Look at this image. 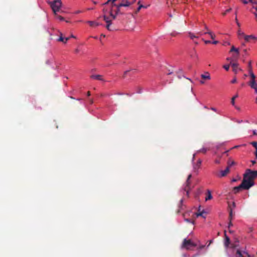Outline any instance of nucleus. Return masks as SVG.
Returning <instances> with one entry per match:
<instances>
[{
    "mask_svg": "<svg viewBox=\"0 0 257 257\" xmlns=\"http://www.w3.org/2000/svg\"><path fill=\"white\" fill-rule=\"evenodd\" d=\"M238 37L239 39H241L242 38H244V36L245 35L243 32H241L240 30H239L237 32Z\"/></svg>",
    "mask_w": 257,
    "mask_h": 257,
    "instance_id": "nucleus-17",
    "label": "nucleus"
},
{
    "mask_svg": "<svg viewBox=\"0 0 257 257\" xmlns=\"http://www.w3.org/2000/svg\"><path fill=\"white\" fill-rule=\"evenodd\" d=\"M49 4L55 14L57 12L59 11L62 5L61 0H54L53 2H49Z\"/></svg>",
    "mask_w": 257,
    "mask_h": 257,
    "instance_id": "nucleus-2",
    "label": "nucleus"
},
{
    "mask_svg": "<svg viewBox=\"0 0 257 257\" xmlns=\"http://www.w3.org/2000/svg\"><path fill=\"white\" fill-rule=\"evenodd\" d=\"M140 3H141V2H140V1L138 2V5H139V7H138V8H140V9H141V8H148V7L149 6H144V5H143L140 4Z\"/></svg>",
    "mask_w": 257,
    "mask_h": 257,
    "instance_id": "nucleus-31",
    "label": "nucleus"
},
{
    "mask_svg": "<svg viewBox=\"0 0 257 257\" xmlns=\"http://www.w3.org/2000/svg\"><path fill=\"white\" fill-rule=\"evenodd\" d=\"M230 52H234L235 53H238L239 52L238 49L235 48L234 46H232L231 48L229 51Z\"/></svg>",
    "mask_w": 257,
    "mask_h": 257,
    "instance_id": "nucleus-23",
    "label": "nucleus"
},
{
    "mask_svg": "<svg viewBox=\"0 0 257 257\" xmlns=\"http://www.w3.org/2000/svg\"><path fill=\"white\" fill-rule=\"evenodd\" d=\"M140 10H141V9H140V8H138V9H137V11H136V13L139 12L140 11Z\"/></svg>",
    "mask_w": 257,
    "mask_h": 257,
    "instance_id": "nucleus-61",
    "label": "nucleus"
},
{
    "mask_svg": "<svg viewBox=\"0 0 257 257\" xmlns=\"http://www.w3.org/2000/svg\"><path fill=\"white\" fill-rule=\"evenodd\" d=\"M176 34H177V33H171V35H172V36H175V35H176Z\"/></svg>",
    "mask_w": 257,
    "mask_h": 257,
    "instance_id": "nucleus-58",
    "label": "nucleus"
},
{
    "mask_svg": "<svg viewBox=\"0 0 257 257\" xmlns=\"http://www.w3.org/2000/svg\"><path fill=\"white\" fill-rule=\"evenodd\" d=\"M75 52L76 53H79V50L78 49H76L75 50Z\"/></svg>",
    "mask_w": 257,
    "mask_h": 257,
    "instance_id": "nucleus-56",
    "label": "nucleus"
},
{
    "mask_svg": "<svg viewBox=\"0 0 257 257\" xmlns=\"http://www.w3.org/2000/svg\"><path fill=\"white\" fill-rule=\"evenodd\" d=\"M87 23H88L91 27H96L100 25L99 23L94 21H88Z\"/></svg>",
    "mask_w": 257,
    "mask_h": 257,
    "instance_id": "nucleus-18",
    "label": "nucleus"
},
{
    "mask_svg": "<svg viewBox=\"0 0 257 257\" xmlns=\"http://www.w3.org/2000/svg\"><path fill=\"white\" fill-rule=\"evenodd\" d=\"M229 66H230V64L229 65H225L223 66V68L226 70V71H228L229 69Z\"/></svg>",
    "mask_w": 257,
    "mask_h": 257,
    "instance_id": "nucleus-40",
    "label": "nucleus"
},
{
    "mask_svg": "<svg viewBox=\"0 0 257 257\" xmlns=\"http://www.w3.org/2000/svg\"><path fill=\"white\" fill-rule=\"evenodd\" d=\"M55 15L56 18L59 19V20H60V21L64 20V18L63 17H62L61 16H59V15H57L56 13V14H55Z\"/></svg>",
    "mask_w": 257,
    "mask_h": 257,
    "instance_id": "nucleus-29",
    "label": "nucleus"
},
{
    "mask_svg": "<svg viewBox=\"0 0 257 257\" xmlns=\"http://www.w3.org/2000/svg\"><path fill=\"white\" fill-rule=\"evenodd\" d=\"M229 172V166H227L226 168L224 171H221L220 172V177H224Z\"/></svg>",
    "mask_w": 257,
    "mask_h": 257,
    "instance_id": "nucleus-12",
    "label": "nucleus"
},
{
    "mask_svg": "<svg viewBox=\"0 0 257 257\" xmlns=\"http://www.w3.org/2000/svg\"><path fill=\"white\" fill-rule=\"evenodd\" d=\"M192 177V175L190 174L188 176L187 179L186 181L185 184L184 186V191L186 193H189L190 191H191L192 188L193 187V185L191 184V178Z\"/></svg>",
    "mask_w": 257,
    "mask_h": 257,
    "instance_id": "nucleus-3",
    "label": "nucleus"
},
{
    "mask_svg": "<svg viewBox=\"0 0 257 257\" xmlns=\"http://www.w3.org/2000/svg\"><path fill=\"white\" fill-rule=\"evenodd\" d=\"M111 24V23H107V25L106 26V28L109 31L112 30V29L110 28Z\"/></svg>",
    "mask_w": 257,
    "mask_h": 257,
    "instance_id": "nucleus-32",
    "label": "nucleus"
},
{
    "mask_svg": "<svg viewBox=\"0 0 257 257\" xmlns=\"http://www.w3.org/2000/svg\"><path fill=\"white\" fill-rule=\"evenodd\" d=\"M256 178H257V170L253 171L249 169H246L243 175L241 183L238 186L234 187L233 191L234 193H237L243 190L249 189L254 185V179Z\"/></svg>",
    "mask_w": 257,
    "mask_h": 257,
    "instance_id": "nucleus-1",
    "label": "nucleus"
},
{
    "mask_svg": "<svg viewBox=\"0 0 257 257\" xmlns=\"http://www.w3.org/2000/svg\"><path fill=\"white\" fill-rule=\"evenodd\" d=\"M201 77L203 79L210 80L211 79L210 74L208 72H205V74H201Z\"/></svg>",
    "mask_w": 257,
    "mask_h": 257,
    "instance_id": "nucleus-15",
    "label": "nucleus"
},
{
    "mask_svg": "<svg viewBox=\"0 0 257 257\" xmlns=\"http://www.w3.org/2000/svg\"><path fill=\"white\" fill-rule=\"evenodd\" d=\"M61 36L60 37H59V38L58 39V41H61V42H62L64 43V42H65V38H64L63 37H62V34L61 33Z\"/></svg>",
    "mask_w": 257,
    "mask_h": 257,
    "instance_id": "nucleus-33",
    "label": "nucleus"
},
{
    "mask_svg": "<svg viewBox=\"0 0 257 257\" xmlns=\"http://www.w3.org/2000/svg\"><path fill=\"white\" fill-rule=\"evenodd\" d=\"M93 101L92 99H90V103L91 104H92V103H93Z\"/></svg>",
    "mask_w": 257,
    "mask_h": 257,
    "instance_id": "nucleus-64",
    "label": "nucleus"
},
{
    "mask_svg": "<svg viewBox=\"0 0 257 257\" xmlns=\"http://www.w3.org/2000/svg\"><path fill=\"white\" fill-rule=\"evenodd\" d=\"M239 55V52L238 53H235V54L232 55V57L227 58V60L232 62V63L236 62L238 58Z\"/></svg>",
    "mask_w": 257,
    "mask_h": 257,
    "instance_id": "nucleus-7",
    "label": "nucleus"
},
{
    "mask_svg": "<svg viewBox=\"0 0 257 257\" xmlns=\"http://www.w3.org/2000/svg\"><path fill=\"white\" fill-rule=\"evenodd\" d=\"M188 37L192 40H193L194 38H198L199 37L198 36L194 35L191 32L188 33Z\"/></svg>",
    "mask_w": 257,
    "mask_h": 257,
    "instance_id": "nucleus-20",
    "label": "nucleus"
},
{
    "mask_svg": "<svg viewBox=\"0 0 257 257\" xmlns=\"http://www.w3.org/2000/svg\"><path fill=\"white\" fill-rule=\"evenodd\" d=\"M246 42H249L251 40H255L257 39L256 37L252 35H245L244 38Z\"/></svg>",
    "mask_w": 257,
    "mask_h": 257,
    "instance_id": "nucleus-10",
    "label": "nucleus"
},
{
    "mask_svg": "<svg viewBox=\"0 0 257 257\" xmlns=\"http://www.w3.org/2000/svg\"><path fill=\"white\" fill-rule=\"evenodd\" d=\"M251 163H252V165H254V164H255L256 163V162L254 160H252L251 161Z\"/></svg>",
    "mask_w": 257,
    "mask_h": 257,
    "instance_id": "nucleus-57",
    "label": "nucleus"
},
{
    "mask_svg": "<svg viewBox=\"0 0 257 257\" xmlns=\"http://www.w3.org/2000/svg\"><path fill=\"white\" fill-rule=\"evenodd\" d=\"M196 244L191 241V240H187L184 239L182 245V247L186 248L187 249H190V246H196Z\"/></svg>",
    "mask_w": 257,
    "mask_h": 257,
    "instance_id": "nucleus-4",
    "label": "nucleus"
},
{
    "mask_svg": "<svg viewBox=\"0 0 257 257\" xmlns=\"http://www.w3.org/2000/svg\"><path fill=\"white\" fill-rule=\"evenodd\" d=\"M212 43L213 44H217V43H218V41H214L212 42Z\"/></svg>",
    "mask_w": 257,
    "mask_h": 257,
    "instance_id": "nucleus-54",
    "label": "nucleus"
},
{
    "mask_svg": "<svg viewBox=\"0 0 257 257\" xmlns=\"http://www.w3.org/2000/svg\"><path fill=\"white\" fill-rule=\"evenodd\" d=\"M205 34H208L210 36V37L212 39H214L215 37V34H214L212 32H205L204 33Z\"/></svg>",
    "mask_w": 257,
    "mask_h": 257,
    "instance_id": "nucleus-24",
    "label": "nucleus"
},
{
    "mask_svg": "<svg viewBox=\"0 0 257 257\" xmlns=\"http://www.w3.org/2000/svg\"><path fill=\"white\" fill-rule=\"evenodd\" d=\"M230 65L232 66L233 68V71L236 74L237 73V70H241V69L238 68V64L237 62H233L232 63L231 61L230 62Z\"/></svg>",
    "mask_w": 257,
    "mask_h": 257,
    "instance_id": "nucleus-8",
    "label": "nucleus"
},
{
    "mask_svg": "<svg viewBox=\"0 0 257 257\" xmlns=\"http://www.w3.org/2000/svg\"><path fill=\"white\" fill-rule=\"evenodd\" d=\"M200 209L199 208L198 210V212L196 213V216L197 217L198 216H202L203 218H205V216L204 215L205 214H206V212L204 210H202V211H200Z\"/></svg>",
    "mask_w": 257,
    "mask_h": 257,
    "instance_id": "nucleus-16",
    "label": "nucleus"
},
{
    "mask_svg": "<svg viewBox=\"0 0 257 257\" xmlns=\"http://www.w3.org/2000/svg\"><path fill=\"white\" fill-rule=\"evenodd\" d=\"M249 2L252 4L257 5V0H249Z\"/></svg>",
    "mask_w": 257,
    "mask_h": 257,
    "instance_id": "nucleus-43",
    "label": "nucleus"
},
{
    "mask_svg": "<svg viewBox=\"0 0 257 257\" xmlns=\"http://www.w3.org/2000/svg\"><path fill=\"white\" fill-rule=\"evenodd\" d=\"M249 75L251 78V80L248 82V84L250 87H254L253 86L257 85V82L255 80V75L253 73H251V74H249Z\"/></svg>",
    "mask_w": 257,
    "mask_h": 257,
    "instance_id": "nucleus-5",
    "label": "nucleus"
},
{
    "mask_svg": "<svg viewBox=\"0 0 257 257\" xmlns=\"http://www.w3.org/2000/svg\"><path fill=\"white\" fill-rule=\"evenodd\" d=\"M119 14H122V13L120 11V9L117 8V9L116 10L115 14L117 15Z\"/></svg>",
    "mask_w": 257,
    "mask_h": 257,
    "instance_id": "nucleus-42",
    "label": "nucleus"
},
{
    "mask_svg": "<svg viewBox=\"0 0 257 257\" xmlns=\"http://www.w3.org/2000/svg\"><path fill=\"white\" fill-rule=\"evenodd\" d=\"M110 16L112 17V19H113V20H114V19H116V15H116V14H115V15H113V14L112 13V12H110Z\"/></svg>",
    "mask_w": 257,
    "mask_h": 257,
    "instance_id": "nucleus-38",
    "label": "nucleus"
},
{
    "mask_svg": "<svg viewBox=\"0 0 257 257\" xmlns=\"http://www.w3.org/2000/svg\"><path fill=\"white\" fill-rule=\"evenodd\" d=\"M201 161L200 160H199L196 163V166L195 167V168L196 169V168H199L201 165Z\"/></svg>",
    "mask_w": 257,
    "mask_h": 257,
    "instance_id": "nucleus-36",
    "label": "nucleus"
},
{
    "mask_svg": "<svg viewBox=\"0 0 257 257\" xmlns=\"http://www.w3.org/2000/svg\"><path fill=\"white\" fill-rule=\"evenodd\" d=\"M242 1V2L244 4H247V1H246V0H241Z\"/></svg>",
    "mask_w": 257,
    "mask_h": 257,
    "instance_id": "nucleus-53",
    "label": "nucleus"
},
{
    "mask_svg": "<svg viewBox=\"0 0 257 257\" xmlns=\"http://www.w3.org/2000/svg\"><path fill=\"white\" fill-rule=\"evenodd\" d=\"M233 226V224H232V223L231 222V220H229V222L228 223V228H230L231 226Z\"/></svg>",
    "mask_w": 257,
    "mask_h": 257,
    "instance_id": "nucleus-45",
    "label": "nucleus"
},
{
    "mask_svg": "<svg viewBox=\"0 0 257 257\" xmlns=\"http://www.w3.org/2000/svg\"><path fill=\"white\" fill-rule=\"evenodd\" d=\"M87 96H90V91H88L87 93Z\"/></svg>",
    "mask_w": 257,
    "mask_h": 257,
    "instance_id": "nucleus-60",
    "label": "nucleus"
},
{
    "mask_svg": "<svg viewBox=\"0 0 257 257\" xmlns=\"http://www.w3.org/2000/svg\"><path fill=\"white\" fill-rule=\"evenodd\" d=\"M243 250L242 254L244 256V255H246L247 257H250V254L247 252V251L246 250V248H244Z\"/></svg>",
    "mask_w": 257,
    "mask_h": 257,
    "instance_id": "nucleus-27",
    "label": "nucleus"
},
{
    "mask_svg": "<svg viewBox=\"0 0 257 257\" xmlns=\"http://www.w3.org/2000/svg\"><path fill=\"white\" fill-rule=\"evenodd\" d=\"M231 9L226 10L225 12L223 14V15H225L226 13H229L231 11Z\"/></svg>",
    "mask_w": 257,
    "mask_h": 257,
    "instance_id": "nucleus-49",
    "label": "nucleus"
},
{
    "mask_svg": "<svg viewBox=\"0 0 257 257\" xmlns=\"http://www.w3.org/2000/svg\"><path fill=\"white\" fill-rule=\"evenodd\" d=\"M212 198L211 194H208V196L205 198V201L210 200Z\"/></svg>",
    "mask_w": 257,
    "mask_h": 257,
    "instance_id": "nucleus-35",
    "label": "nucleus"
},
{
    "mask_svg": "<svg viewBox=\"0 0 257 257\" xmlns=\"http://www.w3.org/2000/svg\"><path fill=\"white\" fill-rule=\"evenodd\" d=\"M224 235H225V241L224 242V244L225 247H226V251H227V248L229 247V245L230 243V238L229 237L226 235V231L224 232Z\"/></svg>",
    "mask_w": 257,
    "mask_h": 257,
    "instance_id": "nucleus-9",
    "label": "nucleus"
},
{
    "mask_svg": "<svg viewBox=\"0 0 257 257\" xmlns=\"http://www.w3.org/2000/svg\"><path fill=\"white\" fill-rule=\"evenodd\" d=\"M243 250H241L240 249H237L236 250L235 256V257H245L242 254Z\"/></svg>",
    "mask_w": 257,
    "mask_h": 257,
    "instance_id": "nucleus-14",
    "label": "nucleus"
},
{
    "mask_svg": "<svg viewBox=\"0 0 257 257\" xmlns=\"http://www.w3.org/2000/svg\"><path fill=\"white\" fill-rule=\"evenodd\" d=\"M70 37H66L65 38V42L64 43H66L67 41H68L70 39Z\"/></svg>",
    "mask_w": 257,
    "mask_h": 257,
    "instance_id": "nucleus-50",
    "label": "nucleus"
},
{
    "mask_svg": "<svg viewBox=\"0 0 257 257\" xmlns=\"http://www.w3.org/2000/svg\"><path fill=\"white\" fill-rule=\"evenodd\" d=\"M235 20H236V24H237V26H238V27H240V24L238 22V21H237V17H236V18H235Z\"/></svg>",
    "mask_w": 257,
    "mask_h": 257,
    "instance_id": "nucleus-51",
    "label": "nucleus"
},
{
    "mask_svg": "<svg viewBox=\"0 0 257 257\" xmlns=\"http://www.w3.org/2000/svg\"><path fill=\"white\" fill-rule=\"evenodd\" d=\"M237 95H236L235 96H234L232 98H231V104L234 105V100H235V99L237 97Z\"/></svg>",
    "mask_w": 257,
    "mask_h": 257,
    "instance_id": "nucleus-34",
    "label": "nucleus"
},
{
    "mask_svg": "<svg viewBox=\"0 0 257 257\" xmlns=\"http://www.w3.org/2000/svg\"><path fill=\"white\" fill-rule=\"evenodd\" d=\"M140 3H141V2H140V1L138 2V5H139V7H138V8H140V9H141V8H148V7L149 6H144V5H143L140 4Z\"/></svg>",
    "mask_w": 257,
    "mask_h": 257,
    "instance_id": "nucleus-30",
    "label": "nucleus"
},
{
    "mask_svg": "<svg viewBox=\"0 0 257 257\" xmlns=\"http://www.w3.org/2000/svg\"><path fill=\"white\" fill-rule=\"evenodd\" d=\"M113 5L114 6H115V7H116L117 8H119V9H120V8L121 7L124 6V5H123V2H121V3L120 4H119V5H116L115 4H113Z\"/></svg>",
    "mask_w": 257,
    "mask_h": 257,
    "instance_id": "nucleus-25",
    "label": "nucleus"
},
{
    "mask_svg": "<svg viewBox=\"0 0 257 257\" xmlns=\"http://www.w3.org/2000/svg\"><path fill=\"white\" fill-rule=\"evenodd\" d=\"M205 193H212V191L210 190L209 189H206V190L203 191Z\"/></svg>",
    "mask_w": 257,
    "mask_h": 257,
    "instance_id": "nucleus-48",
    "label": "nucleus"
},
{
    "mask_svg": "<svg viewBox=\"0 0 257 257\" xmlns=\"http://www.w3.org/2000/svg\"><path fill=\"white\" fill-rule=\"evenodd\" d=\"M185 208V206L183 204V199H181L178 204V209L177 210L176 213L177 214L181 213Z\"/></svg>",
    "mask_w": 257,
    "mask_h": 257,
    "instance_id": "nucleus-6",
    "label": "nucleus"
},
{
    "mask_svg": "<svg viewBox=\"0 0 257 257\" xmlns=\"http://www.w3.org/2000/svg\"><path fill=\"white\" fill-rule=\"evenodd\" d=\"M228 208L229 209V219L231 220L232 217V209L231 208L230 204L228 203Z\"/></svg>",
    "mask_w": 257,
    "mask_h": 257,
    "instance_id": "nucleus-22",
    "label": "nucleus"
},
{
    "mask_svg": "<svg viewBox=\"0 0 257 257\" xmlns=\"http://www.w3.org/2000/svg\"><path fill=\"white\" fill-rule=\"evenodd\" d=\"M199 151L200 152H201V153H203L205 154V153H206V152L207 151V149H205V148H203L202 149H200Z\"/></svg>",
    "mask_w": 257,
    "mask_h": 257,
    "instance_id": "nucleus-39",
    "label": "nucleus"
},
{
    "mask_svg": "<svg viewBox=\"0 0 257 257\" xmlns=\"http://www.w3.org/2000/svg\"><path fill=\"white\" fill-rule=\"evenodd\" d=\"M90 78L100 81H103V76L101 75H91L90 76Z\"/></svg>",
    "mask_w": 257,
    "mask_h": 257,
    "instance_id": "nucleus-11",
    "label": "nucleus"
},
{
    "mask_svg": "<svg viewBox=\"0 0 257 257\" xmlns=\"http://www.w3.org/2000/svg\"><path fill=\"white\" fill-rule=\"evenodd\" d=\"M236 81H236V78H235V77H234V78L231 80V82L232 83H236Z\"/></svg>",
    "mask_w": 257,
    "mask_h": 257,
    "instance_id": "nucleus-47",
    "label": "nucleus"
},
{
    "mask_svg": "<svg viewBox=\"0 0 257 257\" xmlns=\"http://www.w3.org/2000/svg\"><path fill=\"white\" fill-rule=\"evenodd\" d=\"M215 163L216 164H219L220 163V160H218V159H216V160H215Z\"/></svg>",
    "mask_w": 257,
    "mask_h": 257,
    "instance_id": "nucleus-52",
    "label": "nucleus"
},
{
    "mask_svg": "<svg viewBox=\"0 0 257 257\" xmlns=\"http://www.w3.org/2000/svg\"><path fill=\"white\" fill-rule=\"evenodd\" d=\"M239 240L237 238H235L234 242L231 244L230 247L232 248H235L239 246Z\"/></svg>",
    "mask_w": 257,
    "mask_h": 257,
    "instance_id": "nucleus-13",
    "label": "nucleus"
},
{
    "mask_svg": "<svg viewBox=\"0 0 257 257\" xmlns=\"http://www.w3.org/2000/svg\"><path fill=\"white\" fill-rule=\"evenodd\" d=\"M104 20L106 22V23H111V20H109V19L105 15L103 16Z\"/></svg>",
    "mask_w": 257,
    "mask_h": 257,
    "instance_id": "nucleus-26",
    "label": "nucleus"
},
{
    "mask_svg": "<svg viewBox=\"0 0 257 257\" xmlns=\"http://www.w3.org/2000/svg\"><path fill=\"white\" fill-rule=\"evenodd\" d=\"M250 144L252 145L253 147H254L255 149L257 150V142H252L250 143Z\"/></svg>",
    "mask_w": 257,
    "mask_h": 257,
    "instance_id": "nucleus-37",
    "label": "nucleus"
},
{
    "mask_svg": "<svg viewBox=\"0 0 257 257\" xmlns=\"http://www.w3.org/2000/svg\"><path fill=\"white\" fill-rule=\"evenodd\" d=\"M111 0H108L106 3L103 4V5H107L109 2H110Z\"/></svg>",
    "mask_w": 257,
    "mask_h": 257,
    "instance_id": "nucleus-55",
    "label": "nucleus"
},
{
    "mask_svg": "<svg viewBox=\"0 0 257 257\" xmlns=\"http://www.w3.org/2000/svg\"><path fill=\"white\" fill-rule=\"evenodd\" d=\"M253 134L254 135H257V134H256V133L255 131H253Z\"/></svg>",
    "mask_w": 257,
    "mask_h": 257,
    "instance_id": "nucleus-59",
    "label": "nucleus"
},
{
    "mask_svg": "<svg viewBox=\"0 0 257 257\" xmlns=\"http://www.w3.org/2000/svg\"><path fill=\"white\" fill-rule=\"evenodd\" d=\"M232 205H233V207H235V202H232Z\"/></svg>",
    "mask_w": 257,
    "mask_h": 257,
    "instance_id": "nucleus-62",
    "label": "nucleus"
},
{
    "mask_svg": "<svg viewBox=\"0 0 257 257\" xmlns=\"http://www.w3.org/2000/svg\"><path fill=\"white\" fill-rule=\"evenodd\" d=\"M202 40L204 41V43L206 44L211 43V41L209 40H204L203 39H202Z\"/></svg>",
    "mask_w": 257,
    "mask_h": 257,
    "instance_id": "nucleus-44",
    "label": "nucleus"
},
{
    "mask_svg": "<svg viewBox=\"0 0 257 257\" xmlns=\"http://www.w3.org/2000/svg\"><path fill=\"white\" fill-rule=\"evenodd\" d=\"M134 71L133 70H129L125 71L123 73V78L126 77L128 74H130V75H132L134 73Z\"/></svg>",
    "mask_w": 257,
    "mask_h": 257,
    "instance_id": "nucleus-19",
    "label": "nucleus"
},
{
    "mask_svg": "<svg viewBox=\"0 0 257 257\" xmlns=\"http://www.w3.org/2000/svg\"><path fill=\"white\" fill-rule=\"evenodd\" d=\"M70 38H76V37L73 35H71V36L70 37Z\"/></svg>",
    "mask_w": 257,
    "mask_h": 257,
    "instance_id": "nucleus-63",
    "label": "nucleus"
},
{
    "mask_svg": "<svg viewBox=\"0 0 257 257\" xmlns=\"http://www.w3.org/2000/svg\"><path fill=\"white\" fill-rule=\"evenodd\" d=\"M254 87H251V88L252 89H254V91L256 93H257V85L253 86Z\"/></svg>",
    "mask_w": 257,
    "mask_h": 257,
    "instance_id": "nucleus-46",
    "label": "nucleus"
},
{
    "mask_svg": "<svg viewBox=\"0 0 257 257\" xmlns=\"http://www.w3.org/2000/svg\"><path fill=\"white\" fill-rule=\"evenodd\" d=\"M123 5H124V7H128L131 5V3L128 1V0H126L125 1L123 2Z\"/></svg>",
    "mask_w": 257,
    "mask_h": 257,
    "instance_id": "nucleus-28",
    "label": "nucleus"
},
{
    "mask_svg": "<svg viewBox=\"0 0 257 257\" xmlns=\"http://www.w3.org/2000/svg\"><path fill=\"white\" fill-rule=\"evenodd\" d=\"M248 70L249 74H251V73H253L252 68V66H251V62L250 61L248 62Z\"/></svg>",
    "mask_w": 257,
    "mask_h": 257,
    "instance_id": "nucleus-21",
    "label": "nucleus"
},
{
    "mask_svg": "<svg viewBox=\"0 0 257 257\" xmlns=\"http://www.w3.org/2000/svg\"><path fill=\"white\" fill-rule=\"evenodd\" d=\"M185 220L186 222H187L194 223V221L192 220V219H185Z\"/></svg>",
    "mask_w": 257,
    "mask_h": 257,
    "instance_id": "nucleus-41",
    "label": "nucleus"
}]
</instances>
